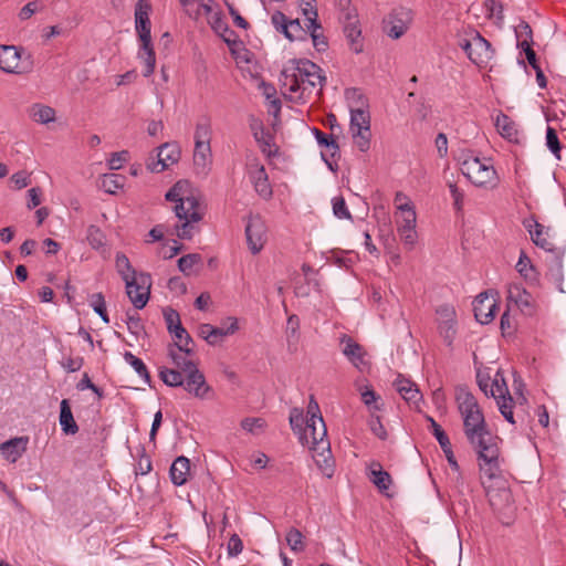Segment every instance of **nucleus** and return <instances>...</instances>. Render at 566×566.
Instances as JSON below:
<instances>
[{"instance_id":"f257e3e1","label":"nucleus","mask_w":566,"mask_h":566,"mask_svg":"<svg viewBox=\"0 0 566 566\" xmlns=\"http://www.w3.org/2000/svg\"><path fill=\"white\" fill-rule=\"evenodd\" d=\"M455 401L463 418L464 434L483 461L480 470L483 476L493 480L500 473L497 438L491 433L476 398L467 387L457 388Z\"/></svg>"},{"instance_id":"f03ea898","label":"nucleus","mask_w":566,"mask_h":566,"mask_svg":"<svg viewBox=\"0 0 566 566\" xmlns=\"http://www.w3.org/2000/svg\"><path fill=\"white\" fill-rule=\"evenodd\" d=\"M166 200L176 202L174 211L179 222L174 226L176 235L190 240L199 230L198 223L203 218L199 197L193 192L188 180L177 181L165 195Z\"/></svg>"},{"instance_id":"7ed1b4c3","label":"nucleus","mask_w":566,"mask_h":566,"mask_svg":"<svg viewBox=\"0 0 566 566\" xmlns=\"http://www.w3.org/2000/svg\"><path fill=\"white\" fill-rule=\"evenodd\" d=\"M323 70L314 62L307 59L290 60L287 65L281 72L280 83L284 95L295 93V88H300L297 76L307 80L308 77L319 78Z\"/></svg>"},{"instance_id":"20e7f679","label":"nucleus","mask_w":566,"mask_h":566,"mask_svg":"<svg viewBox=\"0 0 566 566\" xmlns=\"http://www.w3.org/2000/svg\"><path fill=\"white\" fill-rule=\"evenodd\" d=\"M461 171L476 187H486L496 180L494 167L481 161L476 156L463 158Z\"/></svg>"},{"instance_id":"39448f33","label":"nucleus","mask_w":566,"mask_h":566,"mask_svg":"<svg viewBox=\"0 0 566 566\" xmlns=\"http://www.w3.org/2000/svg\"><path fill=\"white\" fill-rule=\"evenodd\" d=\"M126 293L136 310H143L150 296L151 279L149 274L140 273L125 281Z\"/></svg>"},{"instance_id":"423d86ee","label":"nucleus","mask_w":566,"mask_h":566,"mask_svg":"<svg viewBox=\"0 0 566 566\" xmlns=\"http://www.w3.org/2000/svg\"><path fill=\"white\" fill-rule=\"evenodd\" d=\"M303 431L307 434V441H300L303 446H307L313 451L329 452V441L326 439L327 429L323 418L306 419Z\"/></svg>"},{"instance_id":"0eeeda50","label":"nucleus","mask_w":566,"mask_h":566,"mask_svg":"<svg viewBox=\"0 0 566 566\" xmlns=\"http://www.w3.org/2000/svg\"><path fill=\"white\" fill-rule=\"evenodd\" d=\"M247 243L252 254H258L268 240V228L260 216H251L245 226Z\"/></svg>"},{"instance_id":"6e6552de","label":"nucleus","mask_w":566,"mask_h":566,"mask_svg":"<svg viewBox=\"0 0 566 566\" xmlns=\"http://www.w3.org/2000/svg\"><path fill=\"white\" fill-rule=\"evenodd\" d=\"M184 388L199 399H209L213 395L212 388L207 384L205 375L196 366L185 374Z\"/></svg>"},{"instance_id":"1a4fd4ad","label":"nucleus","mask_w":566,"mask_h":566,"mask_svg":"<svg viewBox=\"0 0 566 566\" xmlns=\"http://www.w3.org/2000/svg\"><path fill=\"white\" fill-rule=\"evenodd\" d=\"M344 24V34L353 52L360 53L363 51L361 30L358 25V17L356 10H347L344 13V19H340Z\"/></svg>"},{"instance_id":"9d476101","label":"nucleus","mask_w":566,"mask_h":566,"mask_svg":"<svg viewBox=\"0 0 566 566\" xmlns=\"http://www.w3.org/2000/svg\"><path fill=\"white\" fill-rule=\"evenodd\" d=\"M496 310V300L488 292L480 293L473 301L474 316L481 324H489L494 318Z\"/></svg>"},{"instance_id":"9b49d317","label":"nucleus","mask_w":566,"mask_h":566,"mask_svg":"<svg viewBox=\"0 0 566 566\" xmlns=\"http://www.w3.org/2000/svg\"><path fill=\"white\" fill-rule=\"evenodd\" d=\"M523 226L528 230L531 239L535 245L544 249L545 251L552 252L555 250V244L551 240V228H546L533 217L525 219Z\"/></svg>"},{"instance_id":"f8f14e48","label":"nucleus","mask_w":566,"mask_h":566,"mask_svg":"<svg viewBox=\"0 0 566 566\" xmlns=\"http://www.w3.org/2000/svg\"><path fill=\"white\" fill-rule=\"evenodd\" d=\"M410 21V10L405 8L394 9L386 20L387 34L392 39H399L408 30Z\"/></svg>"},{"instance_id":"ddd939ff","label":"nucleus","mask_w":566,"mask_h":566,"mask_svg":"<svg viewBox=\"0 0 566 566\" xmlns=\"http://www.w3.org/2000/svg\"><path fill=\"white\" fill-rule=\"evenodd\" d=\"M180 151L174 144L165 143L158 148L157 159H153L147 164V168L153 172H161L168 168L170 164L179 160Z\"/></svg>"},{"instance_id":"4468645a","label":"nucleus","mask_w":566,"mask_h":566,"mask_svg":"<svg viewBox=\"0 0 566 566\" xmlns=\"http://www.w3.org/2000/svg\"><path fill=\"white\" fill-rule=\"evenodd\" d=\"M509 302H513L525 316H534L536 314V304L525 289L520 285H513L509 289Z\"/></svg>"},{"instance_id":"2eb2a0df","label":"nucleus","mask_w":566,"mask_h":566,"mask_svg":"<svg viewBox=\"0 0 566 566\" xmlns=\"http://www.w3.org/2000/svg\"><path fill=\"white\" fill-rule=\"evenodd\" d=\"M149 11L150 6L144 3V0H138L135 9V25L139 40L145 46L151 42Z\"/></svg>"},{"instance_id":"dca6fc26","label":"nucleus","mask_w":566,"mask_h":566,"mask_svg":"<svg viewBox=\"0 0 566 566\" xmlns=\"http://www.w3.org/2000/svg\"><path fill=\"white\" fill-rule=\"evenodd\" d=\"M494 55L491 43L479 32L473 35V48L470 61L479 67L485 66Z\"/></svg>"},{"instance_id":"f3484780","label":"nucleus","mask_w":566,"mask_h":566,"mask_svg":"<svg viewBox=\"0 0 566 566\" xmlns=\"http://www.w3.org/2000/svg\"><path fill=\"white\" fill-rule=\"evenodd\" d=\"M339 343L342 353L355 367L359 368L361 365H365L366 352L360 344L347 334L340 336Z\"/></svg>"},{"instance_id":"a211bd4d","label":"nucleus","mask_w":566,"mask_h":566,"mask_svg":"<svg viewBox=\"0 0 566 566\" xmlns=\"http://www.w3.org/2000/svg\"><path fill=\"white\" fill-rule=\"evenodd\" d=\"M394 386L408 405L419 409V403L422 401V394L415 382L399 375Z\"/></svg>"},{"instance_id":"6ab92c4d","label":"nucleus","mask_w":566,"mask_h":566,"mask_svg":"<svg viewBox=\"0 0 566 566\" xmlns=\"http://www.w3.org/2000/svg\"><path fill=\"white\" fill-rule=\"evenodd\" d=\"M20 61V52L13 45L0 46V70L6 73H19L17 71Z\"/></svg>"},{"instance_id":"aec40b11","label":"nucleus","mask_w":566,"mask_h":566,"mask_svg":"<svg viewBox=\"0 0 566 566\" xmlns=\"http://www.w3.org/2000/svg\"><path fill=\"white\" fill-rule=\"evenodd\" d=\"M369 480L379 490L380 493L390 496L387 491L389 490L392 479L391 475L385 471L379 462H373L369 467Z\"/></svg>"},{"instance_id":"412c9836","label":"nucleus","mask_w":566,"mask_h":566,"mask_svg":"<svg viewBox=\"0 0 566 566\" xmlns=\"http://www.w3.org/2000/svg\"><path fill=\"white\" fill-rule=\"evenodd\" d=\"M190 471V461L188 458L180 455L171 464L169 474L171 482L177 485H184L189 475Z\"/></svg>"},{"instance_id":"4be33fe9","label":"nucleus","mask_w":566,"mask_h":566,"mask_svg":"<svg viewBox=\"0 0 566 566\" xmlns=\"http://www.w3.org/2000/svg\"><path fill=\"white\" fill-rule=\"evenodd\" d=\"M211 161V148L209 143H195L193 165L197 172L206 175Z\"/></svg>"},{"instance_id":"5701e85b","label":"nucleus","mask_w":566,"mask_h":566,"mask_svg":"<svg viewBox=\"0 0 566 566\" xmlns=\"http://www.w3.org/2000/svg\"><path fill=\"white\" fill-rule=\"evenodd\" d=\"M251 179L254 190L260 197L263 199H270L272 197L273 191L264 166L258 165L256 169L251 175Z\"/></svg>"},{"instance_id":"b1692460","label":"nucleus","mask_w":566,"mask_h":566,"mask_svg":"<svg viewBox=\"0 0 566 566\" xmlns=\"http://www.w3.org/2000/svg\"><path fill=\"white\" fill-rule=\"evenodd\" d=\"M59 421L61 430L65 434H75L78 432V426L74 420L69 399H63L60 403Z\"/></svg>"},{"instance_id":"393cba45","label":"nucleus","mask_w":566,"mask_h":566,"mask_svg":"<svg viewBox=\"0 0 566 566\" xmlns=\"http://www.w3.org/2000/svg\"><path fill=\"white\" fill-rule=\"evenodd\" d=\"M27 438H13L0 444L2 455L14 463L25 450Z\"/></svg>"},{"instance_id":"a878e982","label":"nucleus","mask_w":566,"mask_h":566,"mask_svg":"<svg viewBox=\"0 0 566 566\" xmlns=\"http://www.w3.org/2000/svg\"><path fill=\"white\" fill-rule=\"evenodd\" d=\"M517 272L525 279L531 285H537L539 282V274L533 265L531 259L524 251H521L520 259L516 264Z\"/></svg>"},{"instance_id":"bb28decb","label":"nucleus","mask_w":566,"mask_h":566,"mask_svg":"<svg viewBox=\"0 0 566 566\" xmlns=\"http://www.w3.org/2000/svg\"><path fill=\"white\" fill-rule=\"evenodd\" d=\"M486 489V495L489 497L490 505L494 510H501L505 506H509L512 502V494L511 491L505 488H497V489H491L485 486Z\"/></svg>"},{"instance_id":"cd10ccee","label":"nucleus","mask_w":566,"mask_h":566,"mask_svg":"<svg viewBox=\"0 0 566 566\" xmlns=\"http://www.w3.org/2000/svg\"><path fill=\"white\" fill-rule=\"evenodd\" d=\"M495 126L502 137L509 142H518V132L515 123L504 113L496 116Z\"/></svg>"},{"instance_id":"c85d7f7f","label":"nucleus","mask_w":566,"mask_h":566,"mask_svg":"<svg viewBox=\"0 0 566 566\" xmlns=\"http://www.w3.org/2000/svg\"><path fill=\"white\" fill-rule=\"evenodd\" d=\"M305 25L310 31L308 34L312 38L314 48L318 52L326 51L328 46L327 39L323 35V33L318 32V30L322 29L321 23L317 20H315L314 17H312L311 19H307V23Z\"/></svg>"},{"instance_id":"c756f323","label":"nucleus","mask_w":566,"mask_h":566,"mask_svg":"<svg viewBox=\"0 0 566 566\" xmlns=\"http://www.w3.org/2000/svg\"><path fill=\"white\" fill-rule=\"evenodd\" d=\"M251 129L253 132L254 139L260 145L261 150L268 156H271L272 153L270 148L272 146V136L265 133L262 122L253 120V123H251Z\"/></svg>"},{"instance_id":"7c9ffc66","label":"nucleus","mask_w":566,"mask_h":566,"mask_svg":"<svg viewBox=\"0 0 566 566\" xmlns=\"http://www.w3.org/2000/svg\"><path fill=\"white\" fill-rule=\"evenodd\" d=\"M370 130V115L367 111H352L350 113V132L358 134H367Z\"/></svg>"},{"instance_id":"2f4dec72","label":"nucleus","mask_w":566,"mask_h":566,"mask_svg":"<svg viewBox=\"0 0 566 566\" xmlns=\"http://www.w3.org/2000/svg\"><path fill=\"white\" fill-rule=\"evenodd\" d=\"M516 46L521 50L528 49L533 45V31L531 25L521 20L518 25L515 27Z\"/></svg>"},{"instance_id":"473e14b6","label":"nucleus","mask_w":566,"mask_h":566,"mask_svg":"<svg viewBox=\"0 0 566 566\" xmlns=\"http://www.w3.org/2000/svg\"><path fill=\"white\" fill-rule=\"evenodd\" d=\"M325 82L317 83V82H307L306 86H302V93L301 94H293L287 93V97L290 101L296 102V103H306L308 99H311L312 95L316 91V95H322V88L324 86Z\"/></svg>"},{"instance_id":"72a5a7b5","label":"nucleus","mask_w":566,"mask_h":566,"mask_svg":"<svg viewBox=\"0 0 566 566\" xmlns=\"http://www.w3.org/2000/svg\"><path fill=\"white\" fill-rule=\"evenodd\" d=\"M164 318L167 325V331L170 335L186 333V328L182 326L179 313L171 308L165 307L163 310Z\"/></svg>"},{"instance_id":"f704fd0d","label":"nucleus","mask_w":566,"mask_h":566,"mask_svg":"<svg viewBox=\"0 0 566 566\" xmlns=\"http://www.w3.org/2000/svg\"><path fill=\"white\" fill-rule=\"evenodd\" d=\"M345 96L347 102L349 103V108L352 111H367L368 99L363 94V92L359 88L352 87L347 88L345 92Z\"/></svg>"},{"instance_id":"c9c22d12","label":"nucleus","mask_w":566,"mask_h":566,"mask_svg":"<svg viewBox=\"0 0 566 566\" xmlns=\"http://www.w3.org/2000/svg\"><path fill=\"white\" fill-rule=\"evenodd\" d=\"M398 209L401 211V220L397 221L398 231L416 228V212L409 202L400 203Z\"/></svg>"},{"instance_id":"e433bc0d","label":"nucleus","mask_w":566,"mask_h":566,"mask_svg":"<svg viewBox=\"0 0 566 566\" xmlns=\"http://www.w3.org/2000/svg\"><path fill=\"white\" fill-rule=\"evenodd\" d=\"M31 118L40 124H49L55 120V111L46 105L34 104L30 109Z\"/></svg>"},{"instance_id":"4c0bfd02","label":"nucleus","mask_w":566,"mask_h":566,"mask_svg":"<svg viewBox=\"0 0 566 566\" xmlns=\"http://www.w3.org/2000/svg\"><path fill=\"white\" fill-rule=\"evenodd\" d=\"M168 357L172 364L177 367L176 369L184 371L185 374L195 368L197 365L193 360L186 358L175 348V345H168Z\"/></svg>"},{"instance_id":"58836bf2","label":"nucleus","mask_w":566,"mask_h":566,"mask_svg":"<svg viewBox=\"0 0 566 566\" xmlns=\"http://www.w3.org/2000/svg\"><path fill=\"white\" fill-rule=\"evenodd\" d=\"M184 371L167 367H161L159 369V378L163 382L169 387H180L184 386L185 377Z\"/></svg>"},{"instance_id":"ea45409f","label":"nucleus","mask_w":566,"mask_h":566,"mask_svg":"<svg viewBox=\"0 0 566 566\" xmlns=\"http://www.w3.org/2000/svg\"><path fill=\"white\" fill-rule=\"evenodd\" d=\"M138 55L145 63V70L143 71V75L145 77L150 76L154 73L156 64V56L151 42H149V44H147L146 46L144 43H142Z\"/></svg>"},{"instance_id":"a19ab883","label":"nucleus","mask_w":566,"mask_h":566,"mask_svg":"<svg viewBox=\"0 0 566 566\" xmlns=\"http://www.w3.org/2000/svg\"><path fill=\"white\" fill-rule=\"evenodd\" d=\"M238 329V319L229 317L221 326H214L212 345L219 344L226 336L234 334Z\"/></svg>"},{"instance_id":"79ce46f5","label":"nucleus","mask_w":566,"mask_h":566,"mask_svg":"<svg viewBox=\"0 0 566 566\" xmlns=\"http://www.w3.org/2000/svg\"><path fill=\"white\" fill-rule=\"evenodd\" d=\"M125 184V177L118 174H106L101 179V187L111 195L116 193Z\"/></svg>"},{"instance_id":"37998d69","label":"nucleus","mask_w":566,"mask_h":566,"mask_svg":"<svg viewBox=\"0 0 566 566\" xmlns=\"http://www.w3.org/2000/svg\"><path fill=\"white\" fill-rule=\"evenodd\" d=\"M304 416L303 410L298 408H293L290 413V424L294 433L298 436L300 441H307V434L304 432Z\"/></svg>"},{"instance_id":"c03bdc74","label":"nucleus","mask_w":566,"mask_h":566,"mask_svg":"<svg viewBox=\"0 0 566 566\" xmlns=\"http://www.w3.org/2000/svg\"><path fill=\"white\" fill-rule=\"evenodd\" d=\"M547 277L551 282L554 283V285L557 287V290L560 293H564L563 289V281H564V274H563V262L559 256H556L554 259L553 264L549 266V270L547 272Z\"/></svg>"},{"instance_id":"a18cd8bd","label":"nucleus","mask_w":566,"mask_h":566,"mask_svg":"<svg viewBox=\"0 0 566 566\" xmlns=\"http://www.w3.org/2000/svg\"><path fill=\"white\" fill-rule=\"evenodd\" d=\"M124 359L135 369V371L145 380L146 384L150 385V375L146 365L140 358L136 357L130 352H125Z\"/></svg>"},{"instance_id":"49530a36","label":"nucleus","mask_w":566,"mask_h":566,"mask_svg":"<svg viewBox=\"0 0 566 566\" xmlns=\"http://www.w3.org/2000/svg\"><path fill=\"white\" fill-rule=\"evenodd\" d=\"M90 306L106 324L109 323V317L106 310V302L102 293H94L88 298Z\"/></svg>"},{"instance_id":"de8ad7c7","label":"nucleus","mask_w":566,"mask_h":566,"mask_svg":"<svg viewBox=\"0 0 566 566\" xmlns=\"http://www.w3.org/2000/svg\"><path fill=\"white\" fill-rule=\"evenodd\" d=\"M172 337L176 339L171 345H175V348H178L179 352L185 353L187 356H192L195 354L193 349V339L190 334L186 331L180 335L172 334Z\"/></svg>"},{"instance_id":"09e8293b","label":"nucleus","mask_w":566,"mask_h":566,"mask_svg":"<svg viewBox=\"0 0 566 566\" xmlns=\"http://www.w3.org/2000/svg\"><path fill=\"white\" fill-rule=\"evenodd\" d=\"M510 395L509 388L506 386L505 379L499 373L492 381V386L490 388V396L493 397L496 401L506 399Z\"/></svg>"},{"instance_id":"8fccbe9b","label":"nucleus","mask_w":566,"mask_h":566,"mask_svg":"<svg viewBox=\"0 0 566 566\" xmlns=\"http://www.w3.org/2000/svg\"><path fill=\"white\" fill-rule=\"evenodd\" d=\"M316 452H317V457H314V459H315L317 467L319 468L321 472L325 476L331 478L334 473V463L331 459V451L327 452V451L319 450Z\"/></svg>"},{"instance_id":"3c124183","label":"nucleus","mask_w":566,"mask_h":566,"mask_svg":"<svg viewBox=\"0 0 566 566\" xmlns=\"http://www.w3.org/2000/svg\"><path fill=\"white\" fill-rule=\"evenodd\" d=\"M116 269L124 281L129 280L132 276H137L129 259L123 253H117L116 255Z\"/></svg>"},{"instance_id":"603ef678","label":"nucleus","mask_w":566,"mask_h":566,"mask_svg":"<svg viewBox=\"0 0 566 566\" xmlns=\"http://www.w3.org/2000/svg\"><path fill=\"white\" fill-rule=\"evenodd\" d=\"M211 137V124L208 117H202L196 125L195 143H209Z\"/></svg>"},{"instance_id":"864d4df0","label":"nucleus","mask_w":566,"mask_h":566,"mask_svg":"<svg viewBox=\"0 0 566 566\" xmlns=\"http://www.w3.org/2000/svg\"><path fill=\"white\" fill-rule=\"evenodd\" d=\"M211 28L219 33L227 43H230V39L226 36V33L233 34V31L230 30L229 25L223 20L221 12H216L211 15L209 20Z\"/></svg>"},{"instance_id":"5fc2aeb1","label":"nucleus","mask_w":566,"mask_h":566,"mask_svg":"<svg viewBox=\"0 0 566 566\" xmlns=\"http://www.w3.org/2000/svg\"><path fill=\"white\" fill-rule=\"evenodd\" d=\"M300 318L297 315L292 314L286 321V339L289 347L296 345L298 340Z\"/></svg>"},{"instance_id":"6e6d98bb","label":"nucleus","mask_w":566,"mask_h":566,"mask_svg":"<svg viewBox=\"0 0 566 566\" xmlns=\"http://www.w3.org/2000/svg\"><path fill=\"white\" fill-rule=\"evenodd\" d=\"M314 134L319 146L332 149V157H335L339 153V146L333 135H327L322 130L314 128Z\"/></svg>"},{"instance_id":"4d7b16f0","label":"nucleus","mask_w":566,"mask_h":566,"mask_svg":"<svg viewBox=\"0 0 566 566\" xmlns=\"http://www.w3.org/2000/svg\"><path fill=\"white\" fill-rule=\"evenodd\" d=\"M201 260V255L198 253L186 254L178 260V269L185 275H190L193 266L200 263Z\"/></svg>"},{"instance_id":"13d9d810","label":"nucleus","mask_w":566,"mask_h":566,"mask_svg":"<svg viewBox=\"0 0 566 566\" xmlns=\"http://www.w3.org/2000/svg\"><path fill=\"white\" fill-rule=\"evenodd\" d=\"M546 146L557 159H560L562 144L556 129L551 126L546 128Z\"/></svg>"},{"instance_id":"bf43d9fd","label":"nucleus","mask_w":566,"mask_h":566,"mask_svg":"<svg viewBox=\"0 0 566 566\" xmlns=\"http://www.w3.org/2000/svg\"><path fill=\"white\" fill-rule=\"evenodd\" d=\"M286 543L290 546V548L295 553L303 552L305 548V545L303 543V535L295 527L290 528L289 532L286 533Z\"/></svg>"},{"instance_id":"052dcab7","label":"nucleus","mask_w":566,"mask_h":566,"mask_svg":"<svg viewBox=\"0 0 566 566\" xmlns=\"http://www.w3.org/2000/svg\"><path fill=\"white\" fill-rule=\"evenodd\" d=\"M332 205H333V213L336 218L353 220V216L346 206L344 197H342V196L334 197L332 199Z\"/></svg>"},{"instance_id":"680f3d73","label":"nucleus","mask_w":566,"mask_h":566,"mask_svg":"<svg viewBox=\"0 0 566 566\" xmlns=\"http://www.w3.org/2000/svg\"><path fill=\"white\" fill-rule=\"evenodd\" d=\"M86 239L93 249H99L105 242V235L101 229L94 224L87 228Z\"/></svg>"},{"instance_id":"e2e57ef3","label":"nucleus","mask_w":566,"mask_h":566,"mask_svg":"<svg viewBox=\"0 0 566 566\" xmlns=\"http://www.w3.org/2000/svg\"><path fill=\"white\" fill-rule=\"evenodd\" d=\"M289 24H290L289 31L291 34L290 41L306 40L310 31L307 30L305 24L303 27L298 19L289 20Z\"/></svg>"},{"instance_id":"0e129e2a","label":"nucleus","mask_w":566,"mask_h":566,"mask_svg":"<svg viewBox=\"0 0 566 566\" xmlns=\"http://www.w3.org/2000/svg\"><path fill=\"white\" fill-rule=\"evenodd\" d=\"M138 462L136 465V474L145 475L151 471V460L146 453L145 447L140 446L138 449Z\"/></svg>"},{"instance_id":"69168bd1","label":"nucleus","mask_w":566,"mask_h":566,"mask_svg":"<svg viewBox=\"0 0 566 566\" xmlns=\"http://www.w3.org/2000/svg\"><path fill=\"white\" fill-rule=\"evenodd\" d=\"M427 420L430 422V428L432 431V434L438 440L441 448H448V444L451 443L448 434L444 432V430L441 428L440 424L436 422V420L432 417H427Z\"/></svg>"},{"instance_id":"338daca9","label":"nucleus","mask_w":566,"mask_h":566,"mask_svg":"<svg viewBox=\"0 0 566 566\" xmlns=\"http://www.w3.org/2000/svg\"><path fill=\"white\" fill-rule=\"evenodd\" d=\"M455 324H457V322H450V323H439V325H438L439 333L448 346L452 345L453 339L455 337V334H457Z\"/></svg>"},{"instance_id":"774afa93","label":"nucleus","mask_w":566,"mask_h":566,"mask_svg":"<svg viewBox=\"0 0 566 566\" xmlns=\"http://www.w3.org/2000/svg\"><path fill=\"white\" fill-rule=\"evenodd\" d=\"M497 406L500 409V412L505 418L506 421L510 423H515L514 413H513V403L514 400L511 395L506 399L497 400Z\"/></svg>"}]
</instances>
